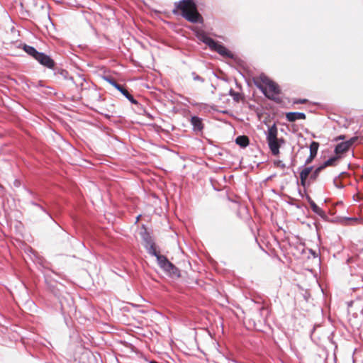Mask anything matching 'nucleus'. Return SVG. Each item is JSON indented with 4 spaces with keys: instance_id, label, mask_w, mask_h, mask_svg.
Wrapping results in <instances>:
<instances>
[{
    "instance_id": "1",
    "label": "nucleus",
    "mask_w": 363,
    "mask_h": 363,
    "mask_svg": "<svg viewBox=\"0 0 363 363\" xmlns=\"http://www.w3.org/2000/svg\"><path fill=\"white\" fill-rule=\"evenodd\" d=\"M176 9L182 11V16L191 23H203V18L197 11L194 0H181L175 2Z\"/></svg>"
},
{
    "instance_id": "2",
    "label": "nucleus",
    "mask_w": 363,
    "mask_h": 363,
    "mask_svg": "<svg viewBox=\"0 0 363 363\" xmlns=\"http://www.w3.org/2000/svg\"><path fill=\"white\" fill-rule=\"evenodd\" d=\"M259 79L263 85L260 84L259 82H255L257 88L259 89L268 99H274L275 96L279 93L278 85L265 75H261Z\"/></svg>"
},
{
    "instance_id": "3",
    "label": "nucleus",
    "mask_w": 363,
    "mask_h": 363,
    "mask_svg": "<svg viewBox=\"0 0 363 363\" xmlns=\"http://www.w3.org/2000/svg\"><path fill=\"white\" fill-rule=\"evenodd\" d=\"M154 256L156 257L160 268L162 269L167 274L177 277L180 276L178 269L171 263L166 257L160 255L157 252H156V255Z\"/></svg>"
},
{
    "instance_id": "4",
    "label": "nucleus",
    "mask_w": 363,
    "mask_h": 363,
    "mask_svg": "<svg viewBox=\"0 0 363 363\" xmlns=\"http://www.w3.org/2000/svg\"><path fill=\"white\" fill-rule=\"evenodd\" d=\"M143 240L144 242V247L146 248L147 252L151 255H156V250L155 243L150 235L146 232L141 233Z\"/></svg>"
},
{
    "instance_id": "5",
    "label": "nucleus",
    "mask_w": 363,
    "mask_h": 363,
    "mask_svg": "<svg viewBox=\"0 0 363 363\" xmlns=\"http://www.w3.org/2000/svg\"><path fill=\"white\" fill-rule=\"evenodd\" d=\"M195 35L200 41L206 44L209 48L214 45V40L210 38L203 30L199 28L195 30Z\"/></svg>"
},
{
    "instance_id": "6",
    "label": "nucleus",
    "mask_w": 363,
    "mask_h": 363,
    "mask_svg": "<svg viewBox=\"0 0 363 363\" xmlns=\"http://www.w3.org/2000/svg\"><path fill=\"white\" fill-rule=\"evenodd\" d=\"M35 60L48 68H52L54 67L53 60L48 55L43 52H40Z\"/></svg>"
},
{
    "instance_id": "7",
    "label": "nucleus",
    "mask_w": 363,
    "mask_h": 363,
    "mask_svg": "<svg viewBox=\"0 0 363 363\" xmlns=\"http://www.w3.org/2000/svg\"><path fill=\"white\" fill-rule=\"evenodd\" d=\"M212 50H214L221 55L222 56L231 57L230 52L223 45L214 40V45H212L210 48Z\"/></svg>"
},
{
    "instance_id": "8",
    "label": "nucleus",
    "mask_w": 363,
    "mask_h": 363,
    "mask_svg": "<svg viewBox=\"0 0 363 363\" xmlns=\"http://www.w3.org/2000/svg\"><path fill=\"white\" fill-rule=\"evenodd\" d=\"M354 139H351L348 141L339 143L335 149V152L337 155L342 154L347 152L350 146L352 145Z\"/></svg>"
},
{
    "instance_id": "9",
    "label": "nucleus",
    "mask_w": 363,
    "mask_h": 363,
    "mask_svg": "<svg viewBox=\"0 0 363 363\" xmlns=\"http://www.w3.org/2000/svg\"><path fill=\"white\" fill-rule=\"evenodd\" d=\"M279 143H284V140L282 139H281V140L277 139V140L267 141L270 150L272 151V153L274 155H278L279 153V147H280Z\"/></svg>"
},
{
    "instance_id": "10",
    "label": "nucleus",
    "mask_w": 363,
    "mask_h": 363,
    "mask_svg": "<svg viewBox=\"0 0 363 363\" xmlns=\"http://www.w3.org/2000/svg\"><path fill=\"white\" fill-rule=\"evenodd\" d=\"M319 147V143L313 141L310 145V156L306 160V164H309L312 162L314 157L316 156Z\"/></svg>"
},
{
    "instance_id": "11",
    "label": "nucleus",
    "mask_w": 363,
    "mask_h": 363,
    "mask_svg": "<svg viewBox=\"0 0 363 363\" xmlns=\"http://www.w3.org/2000/svg\"><path fill=\"white\" fill-rule=\"evenodd\" d=\"M286 118L289 122H294L296 120L305 119L306 115L301 112H289L286 113Z\"/></svg>"
},
{
    "instance_id": "12",
    "label": "nucleus",
    "mask_w": 363,
    "mask_h": 363,
    "mask_svg": "<svg viewBox=\"0 0 363 363\" xmlns=\"http://www.w3.org/2000/svg\"><path fill=\"white\" fill-rule=\"evenodd\" d=\"M277 128L275 124L269 127L268 131L267 133V141L277 140Z\"/></svg>"
},
{
    "instance_id": "13",
    "label": "nucleus",
    "mask_w": 363,
    "mask_h": 363,
    "mask_svg": "<svg viewBox=\"0 0 363 363\" xmlns=\"http://www.w3.org/2000/svg\"><path fill=\"white\" fill-rule=\"evenodd\" d=\"M312 170V167H305L301 172H300V179L301 184L303 186H305L306 181L310 174Z\"/></svg>"
},
{
    "instance_id": "14",
    "label": "nucleus",
    "mask_w": 363,
    "mask_h": 363,
    "mask_svg": "<svg viewBox=\"0 0 363 363\" xmlns=\"http://www.w3.org/2000/svg\"><path fill=\"white\" fill-rule=\"evenodd\" d=\"M191 123L194 127V130H201L203 128L201 120L199 117L192 116L191 118Z\"/></svg>"
},
{
    "instance_id": "15",
    "label": "nucleus",
    "mask_w": 363,
    "mask_h": 363,
    "mask_svg": "<svg viewBox=\"0 0 363 363\" xmlns=\"http://www.w3.org/2000/svg\"><path fill=\"white\" fill-rule=\"evenodd\" d=\"M118 90L127 99H128L132 104H138L137 101L133 98V96L129 94V92L124 89L122 86L119 85V89H116Z\"/></svg>"
},
{
    "instance_id": "16",
    "label": "nucleus",
    "mask_w": 363,
    "mask_h": 363,
    "mask_svg": "<svg viewBox=\"0 0 363 363\" xmlns=\"http://www.w3.org/2000/svg\"><path fill=\"white\" fill-rule=\"evenodd\" d=\"M235 143L241 147H246L249 145V139L245 135H240L236 138Z\"/></svg>"
},
{
    "instance_id": "17",
    "label": "nucleus",
    "mask_w": 363,
    "mask_h": 363,
    "mask_svg": "<svg viewBox=\"0 0 363 363\" xmlns=\"http://www.w3.org/2000/svg\"><path fill=\"white\" fill-rule=\"evenodd\" d=\"M23 50L26 53H28L29 55L33 57L35 59L38 57L39 55V52H38L33 47L30 45H25L23 47Z\"/></svg>"
},
{
    "instance_id": "18",
    "label": "nucleus",
    "mask_w": 363,
    "mask_h": 363,
    "mask_svg": "<svg viewBox=\"0 0 363 363\" xmlns=\"http://www.w3.org/2000/svg\"><path fill=\"white\" fill-rule=\"evenodd\" d=\"M309 203L312 211L314 213L319 216H322L323 214V210L319 206H318L313 201H310Z\"/></svg>"
},
{
    "instance_id": "19",
    "label": "nucleus",
    "mask_w": 363,
    "mask_h": 363,
    "mask_svg": "<svg viewBox=\"0 0 363 363\" xmlns=\"http://www.w3.org/2000/svg\"><path fill=\"white\" fill-rule=\"evenodd\" d=\"M337 158V157H330L326 160L321 166L323 167V169L328 166H333Z\"/></svg>"
},
{
    "instance_id": "20",
    "label": "nucleus",
    "mask_w": 363,
    "mask_h": 363,
    "mask_svg": "<svg viewBox=\"0 0 363 363\" xmlns=\"http://www.w3.org/2000/svg\"><path fill=\"white\" fill-rule=\"evenodd\" d=\"M229 94L233 97V99L235 101H238L240 100V94L238 92H236L233 89H230L229 91Z\"/></svg>"
},
{
    "instance_id": "21",
    "label": "nucleus",
    "mask_w": 363,
    "mask_h": 363,
    "mask_svg": "<svg viewBox=\"0 0 363 363\" xmlns=\"http://www.w3.org/2000/svg\"><path fill=\"white\" fill-rule=\"evenodd\" d=\"M104 79L108 82L110 84L114 86L116 89H119V84H117L113 79L110 77H105Z\"/></svg>"
},
{
    "instance_id": "22",
    "label": "nucleus",
    "mask_w": 363,
    "mask_h": 363,
    "mask_svg": "<svg viewBox=\"0 0 363 363\" xmlns=\"http://www.w3.org/2000/svg\"><path fill=\"white\" fill-rule=\"evenodd\" d=\"M323 169V167H322L321 165L320 167H318V168H316L315 170L312 174L311 178L313 179H315L317 178V177L318 176L319 173L320 172V171Z\"/></svg>"
},
{
    "instance_id": "23",
    "label": "nucleus",
    "mask_w": 363,
    "mask_h": 363,
    "mask_svg": "<svg viewBox=\"0 0 363 363\" xmlns=\"http://www.w3.org/2000/svg\"><path fill=\"white\" fill-rule=\"evenodd\" d=\"M274 164L282 169L285 168V164L281 160L274 161Z\"/></svg>"
},
{
    "instance_id": "24",
    "label": "nucleus",
    "mask_w": 363,
    "mask_h": 363,
    "mask_svg": "<svg viewBox=\"0 0 363 363\" xmlns=\"http://www.w3.org/2000/svg\"><path fill=\"white\" fill-rule=\"evenodd\" d=\"M193 76H194V77H193L194 80H195V81H200L201 82H203V79L201 77H199V75H196L194 73H193Z\"/></svg>"
},
{
    "instance_id": "25",
    "label": "nucleus",
    "mask_w": 363,
    "mask_h": 363,
    "mask_svg": "<svg viewBox=\"0 0 363 363\" xmlns=\"http://www.w3.org/2000/svg\"><path fill=\"white\" fill-rule=\"evenodd\" d=\"M306 102V99H300L297 101H296L295 103H297V104H305Z\"/></svg>"
},
{
    "instance_id": "26",
    "label": "nucleus",
    "mask_w": 363,
    "mask_h": 363,
    "mask_svg": "<svg viewBox=\"0 0 363 363\" xmlns=\"http://www.w3.org/2000/svg\"><path fill=\"white\" fill-rule=\"evenodd\" d=\"M213 346L216 347L217 343H216V342H213Z\"/></svg>"
},
{
    "instance_id": "27",
    "label": "nucleus",
    "mask_w": 363,
    "mask_h": 363,
    "mask_svg": "<svg viewBox=\"0 0 363 363\" xmlns=\"http://www.w3.org/2000/svg\"><path fill=\"white\" fill-rule=\"evenodd\" d=\"M140 219V216L137 217L136 221H138Z\"/></svg>"
}]
</instances>
